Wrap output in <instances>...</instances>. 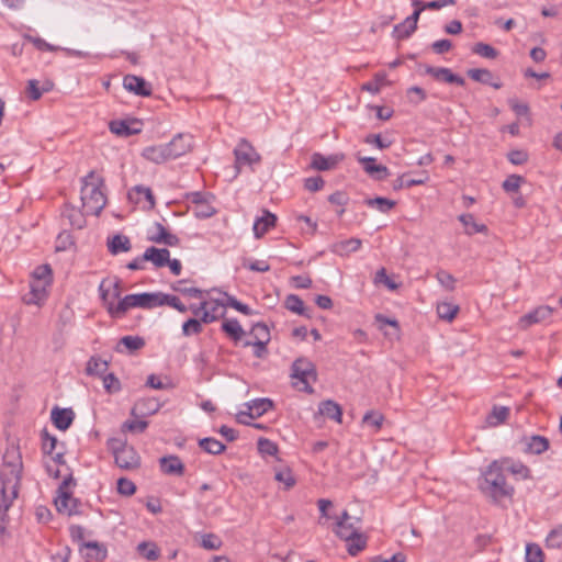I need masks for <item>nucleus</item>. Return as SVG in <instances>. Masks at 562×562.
Returning <instances> with one entry per match:
<instances>
[{
    "label": "nucleus",
    "mask_w": 562,
    "mask_h": 562,
    "mask_svg": "<svg viewBox=\"0 0 562 562\" xmlns=\"http://www.w3.org/2000/svg\"><path fill=\"white\" fill-rule=\"evenodd\" d=\"M472 53L487 59H495L498 56L497 49L483 42L475 43L472 46Z\"/></svg>",
    "instance_id": "49"
},
{
    "label": "nucleus",
    "mask_w": 562,
    "mask_h": 562,
    "mask_svg": "<svg viewBox=\"0 0 562 562\" xmlns=\"http://www.w3.org/2000/svg\"><path fill=\"white\" fill-rule=\"evenodd\" d=\"M274 479L285 485L286 488L294 486L295 479L289 468H282L276 472Z\"/></svg>",
    "instance_id": "63"
},
{
    "label": "nucleus",
    "mask_w": 562,
    "mask_h": 562,
    "mask_svg": "<svg viewBox=\"0 0 562 562\" xmlns=\"http://www.w3.org/2000/svg\"><path fill=\"white\" fill-rule=\"evenodd\" d=\"M206 308L204 310V313H202V322L204 324H211L217 321L220 317L224 316L225 311L223 308L228 307L225 304V301L220 300H211L206 301Z\"/></svg>",
    "instance_id": "20"
},
{
    "label": "nucleus",
    "mask_w": 562,
    "mask_h": 562,
    "mask_svg": "<svg viewBox=\"0 0 562 562\" xmlns=\"http://www.w3.org/2000/svg\"><path fill=\"white\" fill-rule=\"evenodd\" d=\"M459 221L464 226V232L467 235H474L476 233H486L487 227L484 224H479L475 222L474 216L470 213L461 214L459 217Z\"/></svg>",
    "instance_id": "39"
},
{
    "label": "nucleus",
    "mask_w": 562,
    "mask_h": 562,
    "mask_svg": "<svg viewBox=\"0 0 562 562\" xmlns=\"http://www.w3.org/2000/svg\"><path fill=\"white\" fill-rule=\"evenodd\" d=\"M42 438V450L45 454H48L52 457V459L59 464L65 463L64 460V450L57 449L58 448V441L57 438L53 435H50L46 429L42 430L41 434Z\"/></svg>",
    "instance_id": "11"
},
{
    "label": "nucleus",
    "mask_w": 562,
    "mask_h": 562,
    "mask_svg": "<svg viewBox=\"0 0 562 562\" xmlns=\"http://www.w3.org/2000/svg\"><path fill=\"white\" fill-rule=\"evenodd\" d=\"M467 75L472 80L491 86L494 89H501L503 87V83L499 80L494 81L492 71L486 68H472L467 71Z\"/></svg>",
    "instance_id": "25"
},
{
    "label": "nucleus",
    "mask_w": 562,
    "mask_h": 562,
    "mask_svg": "<svg viewBox=\"0 0 562 562\" xmlns=\"http://www.w3.org/2000/svg\"><path fill=\"white\" fill-rule=\"evenodd\" d=\"M108 448L114 456L115 464L122 470H135L140 467V457L134 447L127 446L117 438L108 441Z\"/></svg>",
    "instance_id": "3"
},
{
    "label": "nucleus",
    "mask_w": 562,
    "mask_h": 562,
    "mask_svg": "<svg viewBox=\"0 0 562 562\" xmlns=\"http://www.w3.org/2000/svg\"><path fill=\"white\" fill-rule=\"evenodd\" d=\"M235 166L239 170L243 166H248L252 169L254 165L261 161V156L255 147L245 138H241L234 149Z\"/></svg>",
    "instance_id": "6"
},
{
    "label": "nucleus",
    "mask_w": 562,
    "mask_h": 562,
    "mask_svg": "<svg viewBox=\"0 0 562 562\" xmlns=\"http://www.w3.org/2000/svg\"><path fill=\"white\" fill-rule=\"evenodd\" d=\"M108 250L111 255L116 256L122 252H128L132 249L131 239L123 234H115L108 237Z\"/></svg>",
    "instance_id": "24"
},
{
    "label": "nucleus",
    "mask_w": 562,
    "mask_h": 562,
    "mask_svg": "<svg viewBox=\"0 0 562 562\" xmlns=\"http://www.w3.org/2000/svg\"><path fill=\"white\" fill-rule=\"evenodd\" d=\"M524 181L525 179L521 176L510 175L504 180L502 188L508 193L517 192Z\"/></svg>",
    "instance_id": "57"
},
{
    "label": "nucleus",
    "mask_w": 562,
    "mask_h": 562,
    "mask_svg": "<svg viewBox=\"0 0 562 562\" xmlns=\"http://www.w3.org/2000/svg\"><path fill=\"white\" fill-rule=\"evenodd\" d=\"M138 553L148 561H156L159 558V548L154 542H140L137 546Z\"/></svg>",
    "instance_id": "45"
},
{
    "label": "nucleus",
    "mask_w": 562,
    "mask_h": 562,
    "mask_svg": "<svg viewBox=\"0 0 562 562\" xmlns=\"http://www.w3.org/2000/svg\"><path fill=\"white\" fill-rule=\"evenodd\" d=\"M186 280H179L172 289L183 295H188L190 297H199L201 299L204 294V291L193 286H186Z\"/></svg>",
    "instance_id": "52"
},
{
    "label": "nucleus",
    "mask_w": 562,
    "mask_h": 562,
    "mask_svg": "<svg viewBox=\"0 0 562 562\" xmlns=\"http://www.w3.org/2000/svg\"><path fill=\"white\" fill-rule=\"evenodd\" d=\"M164 296L165 293L162 292H144V308L150 310L156 306H162L164 305Z\"/></svg>",
    "instance_id": "55"
},
{
    "label": "nucleus",
    "mask_w": 562,
    "mask_h": 562,
    "mask_svg": "<svg viewBox=\"0 0 562 562\" xmlns=\"http://www.w3.org/2000/svg\"><path fill=\"white\" fill-rule=\"evenodd\" d=\"M548 548L562 550V526L552 529L547 536Z\"/></svg>",
    "instance_id": "53"
},
{
    "label": "nucleus",
    "mask_w": 562,
    "mask_h": 562,
    "mask_svg": "<svg viewBox=\"0 0 562 562\" xmlns=\"http://www.w3.org/2000/svg\"><path fill=\"white\" fill-rule=\"evenodd\" d=\"M161 407L159 401L155 397H147L138 400L132 411L133 416H150L156 414Z\"/></svg>",
    "instance_id": "17"
},
{
    "label": "nucleus",
    "mask_w": 562,
    "mask_h": 562,
    "mask_svg": "<svg viewBox=\"0 0 562 562\" xmlns=\"http://www.w3.org/2000/svg\"><path fill=\"white\" fill-rule=\"evenodd\" d=\"M145 339L140 336H124L117 342L115 350L117 352H123L122 347H124L130 352H134L136 350L142 349L145 346Z\"/></svg>",
    "instance_id": "35"
},
{
    "label": "nucleus",
    "mask_w": 562,
    "mask_h": 562,
    "mask_svg": "<svg viewBox=\"0 0 562 562\" xmlns=\"http://www.w3.org/2000/svg\"><path fill=\"white\" fill-rule=\"evenodd\" d=\"M123 87L136 95L149 97L151 94L150 85L143 78L135 75H126L123 78Z\"/></svg>",
    "instance_id": "12"
},
{
    "label": "nucleus",
    "mask_w": 562,
    "mask_h": 562,
    "mask_svg": "<svg viewBox=\"0 0 562 562\" xmlns=\"http://www.w3.org/2000/svg\"><path fill=\"white\" fill-rule=\"evenodd\" d=\"M3 465L8 469L9 482H20L22 473V456L18 446L10 445L7 447L3 457Z\"/></svg>",
    "instance_id": "7"
},
{
    "label": "nucleus",
    "mask_w": 562,
    "mask_h": 562,
    "mask_svg": "<svg viewBox=\"0 0 562 562\" xmlns=\"http://www.w3.org/2000/svg\"><path fill=\"white\" fill-rule=\"evenodd\" d=\"M109 362L101 359L99 356H92L89 358L86 367V373L88 375H97L102 378L108 371Z\"/></svg>",
    "instance_id": "34"
},
{
    "label": "nucleus",
    "mask_w": 562,
    "mask_h": 562,
    "mask_svg": "<svg viewBox=\"0 0 562 562\" xmlns=\"http://www.w3.org/2000/svg\"><path fill=\"white\" fill-rule=\"evenodd\" d=\"M104 180L91 170L82 178L81 201L87 215H99L106 204Z\"/></svg>",
    "instance_id": "2"
},
{
    "label": "nucleus",
    "mask_w": 562,
    "mask_h": 562,
    "mask_svg": "<svg viewBox=\"0 0 562 562\" xmlns=\"http://www.w3.org/2000/svg\"><path fill=\"white\" fill-rule=\"evenodd\" d=\"M160 471L167 475L182 476L186 467L181 459L176 454L164 456L159 459Z\"/></svg>",
    "instance_id": "15"
},
{
    "label": "nucleus",
    "mask_w": 562,
    "mask_h": 562,
    "mask_svg": "<svg viewBox=\"0 0 562 562\" xmlns=\"http://www.w3.org/2000/svg\"><path fill=\"white\" fill-rule=\"evenodd\" d=\"M335 532L340 539L345 540L351 536H355V533L358 532V528L353 522L347 521V524L336 525Z\"/></svg>",
    "instance_id": "64"
},
{
    "label": "nucleus",
    "mask_w": 562,
    "mask_h": 562,
    "mask_svg": "<svg viewBox=\"0 0 562 562\" xmlns=\"http://www.w3.org/2000/svg\"><path fill=\"white\" fill-rule=\"evenodd\" d=\"M224 295H225V304L228 307H232L246 316H251V315L257 314V312H255L252 308H250L247 304H244L240 301H238L235 296L229 295L228 293H224Z\"/></svg>",
    "instance_id": "47"
},
{
    "label": "nucleus",
    "mask_w": 562,
    "mask_h": 562,
    "mask_svg": "<svg viewBox=\"0 0 562 562\" xmlns=\"http://www.w3.org/2000/svg\"><path fill=\"white\" fill-rule=\"evenodd\" d=\"M170 251L167 248L148 247L142 255L143 260L150 261L156 268H162L169 262Z\"/></svg>",
    "instance_id": "21"
},
{
    "label": "nucleus",
    "mask_w": 562,
    "mask_h": 562,
    "mask_svg": "<svg viewBox=\"0 0 562 562\" xmlns=\"http://www.w3.org/2000/svg\"><path fill=\"white\" fill-rule=\"evenodd\" d=\"M481 492L493 501L498 502L512 497L515 493L513 485L508 484L505 476L504 462L494 460L481 472L479 479Z\"/></svg>",
    "instance_id": "1"
},
{
    "label": "nucleus",
    "mask_w": 562,
    "mask_h": 562,
    "mask_svg": "<svg viewBox=\"0 0 562 562\" xmlns=\"http://www.w3.org/2000/svg\"><path fill=\"white\" fill-rule=\"evenodd\" d=\"M427 179H428L427 176H424V177H420V178L408 179L407 175L404 173V175H401L400 177H397L394 180L392 187H393V190L398 191V190H402V189H405V188H412V187H415V186H422V184H424L427 181Z\"/></svg>",
    "instance_id": "42"
},
{
    "label": "nucleus",
    "mask_w": 562,
    "mask_h": 562,
    "mask_svg": "<svg viewBox=\"0 0 562 562\" xmlns=\"http://www.w3.org/2000/svg\"><path fill=\"white\" fill-rule=\"evenodd\" d=\"M426 74L432 76L436 80L452 83L457 86H464L465 80L451 71V69L446 67H426Z\"/></svg>",
    "instance_id": "14"
},
{
    "label": "nucleus",
    "mask_w": 562,
    "mask_h": 562,
    "mask_svg": "<svg viewBox=\"0 0 562 562\" xmlns=\"http://www.w3.org/2000/svg\"><path fill=\"white\" fill-rule=\"evenodd\" d=\"M361 245H362L361 239L349 238V239L341 240V241L334 244L331 250L334 254L345 257V256H349L351 252L358 251L360 249Z\"/></svg>",
    "instance_id": "32"
},
{
    "label": "nucleus",
    "mask_w": 562,
    "mask_h": 562,
    "mask_svg": "<svg viewBox=\"0 0 562 562\" xmlns=\"http://www.w3.org/2000/svg\"><path fill=\"white\" fill-rule=\"evenodd\" d=\"M290 376L292 380H296L302 384V387H300L301 391L308 394L314 392L311 382L317 380V372L315 364L307 358L300 357L293 361Z\"/></svg>",
    "instance_id": "4"
},
{
    "label": "nucleus",
    "mask_w": 562,
    "mask_h": 562,
    "mask_svg": "<svg viewBox=\"0 0 562 562\" xmlns=\"http://www.w3.org/2000/svg\"><path fill=\"white\" fill-rule=\"evenodd\" d=\"M345 541L348 553L355 557L366 549L368 538L363 533H360L358 531L357 533H355V536L345 539Z\"/></svg>",
    "instance_id": "38"
},
{
    "label": "nucleus",
    "mask_w": 562,
    "mask_h": 562,
    "mask_svg": "<svg viewBox=\"0 0 562 562\" xmlns=\"http://www.w3.org/2000/svg\"><path fill=\"white\" fill-rule=\"evenodd\" d=\"M86 550L85 555L89 560L103 561L108 555L106 548L98 541L82 542L80 551Z\"/></svg>",
    "instance_id": "28"
},
{
    "label": "nucleus",
    "mask_w": 562,
    "mask_h": 562,
    "mask_svg": "<svg viewBox=\"0 0 562 562\" xmlns=\"http://www.w3.org/2000/svg\"><path fill=\"white\" fill-rule=\"evenodd\" d=\"M200 544L206 550H218L223 546V541L215 533H205L201 537Z\"/></svg>",
    "instance_id": "54"
},
{
    "label": "nucleus",
    "mask_w": 562,
    "mask_h": 562,
    "mask_svg": "<svg viewBox=\"0 0 562 562\" xmlns=\"http://www.w3.org/2000/svg\"><path fill=\"white\" fill-rule=\"evenodd\" d=\"M504 462V470L521 480H528L531 477L530 469L521 461H515L508 458L499 460Z\"/></svg>",
    "instance_id": "29"
},
{
    "label": "nucleus",
    "mask_w": 562,
    "mask_h": 562,
    "mask_svg": "<svg viewBox=\"0 0 562 562\" xmlns=\"http://www.w3.org/2000/svg\"><path fill=\"white\" fill-rule=\"evenodd\" d=\"M358 161L362 166L363 170L371 175L375 180H384L390 175L387 167L378 165L376 159L373 157H359Z\"/></svg>",
    "instance_id": "16"
},
{
    "label": "nucleus",
    "mask_w": 562,
    "mask_h": 562,
    "mask_svg": "<svg viewBox=\"0 0 562 562\" xmlns=\"http://www.w3.org/2000/svg\"><path fill=\"white\" fill-rule=\"evenodd\" d=\"M9 476L7 472L3 473L0 470V501L4 503V510L9 509L12 499L18 495L16 487L19 483H15V481L9 482Z\"/></svg>",
    "instance_id": "13"
},
{
    "label": "nucleus",
    "mask_w": 562,
    "mask_h": 562,
    "mask_svg": "<svg viewBox=\"0 0 562 562\" xmlns=\"http://www.w3.org/2000/svg\"><path fill=\"white\" fill-rule=\"evenodd\" d=\"M459 306L449 303V302H442L437 305V314L439 318L451 322L458 314Z\"/></svg>",
    "instance_id": "46"
},
{
    "label": "nucleus",
    "mask_w": 562,
    "mask_h": 562,
    "mask_svg": "<svg viewBox=\"0 0 562 562\" xmlns=\"http://www.w3.org/2000/svg\"><path fill=\"white\" fill-rule=\"evenodd\" d=\"M128 198L135 203H139L142 199H145L149 203V207L155 206V196L153 194V191L148 187L135 186L128 192Z\"/></svg>",
    "instance_id": "36"
},
{
    "label": "nucleus",
    "mask_w": 562,
    "mask_h": 562,
    "mask_svg": "<svg viewBox=\"0 0 562 562\" xmlns=\"http://www.w3.org/2000/svg\"><path fill=\"white\" fill-rule=\"evenodd\" d=\"M284 306H285V308H288L289 311H291L297 315L307 316V317L310 316L307 314V308H305V306H304L303 300L296 294H289L285 297Z\"/></svg>",
    "instance_id": "41"
},
{
    "label": "nucleus",
    "mask_w": 562,
    "mask_h": 562,
    "mask_svg": "<svg viewBox=\"0 0 562 562\" xmlns=\"http://www.w3.org/2000/svg\"><path fill=\"white\" fill-rule=\"evenodd\" d=\"M214 199H206L202 203L192 207V212L196 218L205 220L216 214V209L213 206Z\"/></svg>",
    "instance_id": "43"
},
{
    "label": "nucleus",
    "mask_w": 562,
    "mask_h": 562,
    "mask_svg": "<svg viewBox=\"0 0 562 562\" xmlns=\"http://www.w3.org/2000/svg\"><path fill=\"white\" fill-rule=\"evenodd\" d=\"M166 146L171 159L179 158L192 149V136L190 134L179 133L166 144Z\"/></svg>",
    "instance_id": "9"
},
{
    "label": "nucleus",
    "mask_w": 562,
    "mask_h": 562,
    "mask_svg": "<svg viewBox=\"0 0 562 562\" xmlns=\"http://www.w3.org/2000/svg\"><path fill=\"white\" fill-rule=\"evenodd\" d=\"M526 562H543L542 549L536 543L526 546Z\"/></svg>",
    "instance_id": "58"
},
{
    "label": "nucleus",
    "mask_w": 562,
    "mask_h": 562,
    "mask_svg": "<svg viewBox=\"0 0 562 562\" xmlns=\"http://www.w3.org/2000/svg\"><path fill=\"white\" fill-rule=\"evenodd\" d=\"M148 427L147 420H125L122 424V431H131V432H144Z\"/></svg>",
    "instance_id": "62"
},
{
    "label": "nucleus",
    "mask_w": 562,
    "mask_h": 562,
    "mask_svg": "<svg viewBox=\"0 0 562 562\" xmlns=\"http://www.w3.org/2000/svg\"><path fill=\"white\" fill-rule=\"evenodd\" d=\"M71 482V476L63 481V483L58 487V496L55 499V506L57 510L69 516L79 514V508L81 506L80 501L78 498H75L71 495V493L67 491V487Z\"/></svg>",
    "instance_id": "5"
},
{
    "label": "nucleus",
    "mask_w": 562,
    "mask_h": 562,
    "mask_svg": "<svg viewBox=\"0 0 562 562\" xmlns=\"http://www.w3.org/2000/svg\"><path fill=\"white\" fill-rule=\"evenodd\" d=\"M143 157L155 164H162L171 159L166 144L146 147Z\"/></svg>",
    "instance_id": "31"
},
{
    "label": "nucleus",
    "mask_w": 562,
    "mask_h": 562,
    "mask_svg": "<svg viewBox=\"0 0 562 562\" xmlns=\"http://www.w3.org/2000/svg\"><path fill=\"white\" fill-rule=\"evenodd\" d=\"M103 387L109 394L121 391V382L114 373H105L102 378Z\"/></svg>",
    "instance_id": "56"
},
{
    "label": "nucleus",
    "mask_w": 562,
    "mask_h": 562,
    "mask_svg": "<svg viewBox=\"0 0 562 562\" xmlns=\"http://www.w3.org/2000/svg\"><path fill=\"white\" fill-rule=\"evenodd\" d=\"M369 207H375L381 213H389L395 205L396 202L383 196L369 198L364 201Z\"/></svg>",
    "instance_id": "44"
},
{
    "label": "nucleus",
    "mask_w": 562,
    "mask_h": 562,
    "mask_svg": "<svg viewBox=\"0 0 562 562\" xmlns=\"http://www.w3.org/2000/svg\"><path fill=\"white\" fill-rule=\"evenodd\" d=\"M32 280L52 283V268L49 265H42L35 268Z\"/></svg>",
    "instance_id": "59"
},
{
    "label": "nucleus",
    "mask_w": 562,
    "mask_h": 562,
    "mask_svg": "<svg viewBox=\"0 0 562 562\" xmlns=\"http://www.w3.org/2000/svg\"><path fill=\"white\" fill-rule=\"evenodd\" d=\"M251 334L255 336L256 341L269 342L270 331L265 323H257L251 328Z\"/></svg>",
    "instance_id": "60"
},
{
    "label": "nucleus",
    "mask_w": 562,
    "mask_h": 562,
    "mask_svg": "<svg viewBox=\"0 0 562 562\" xmlns=\"http://www.w3.org/2000/svg\"><path fill=\"white\" fill-rule=\"evenodd\" d=\"M246 408L251 413L254 418H258L273 407L270 398H256L245 404Z\"/></svg>",
    "instance_id": "33"
},
{
    "label": "nucleus",
    "mask_w": 562,
    "mask_h": 562,
    "mask_svg": "<svg viewBox=\"0 0 562 562\" xmlns=\"http://www.w3.org/2000/svg\"><path fill=\"white\" fill-rule=\"evenodd\" d=\"M199 447L206 453L213 456L221 454L226 448L224 443L212 437L200 439Z\"/></svg>",
    "instance_id": "40"
},
{
    "label": "nucleus",
    "mask_w": 562,
    "mask_h": 562,
    "mask_svg": "<svg viewBox=\"0 0 562 562\" xmlns=\"http://www.w3.org/2000/svg\"><path fill=\"white\" fill-rule=\"evenodd\" d=\"M342 159L344 155L336 154L325 157L319 153H314L312 155L311 168L318 171H327L335 168Z\"/></svg>",
    "instance_id": "18"
},
{
    "label": "nucleus",
    "mask_w": 562,
    "mask_h": 562,
    "mask_svg": "<svg viewBox=\"0 0 562 562\" xmlns=\"http://www.w3.org/2000/svg\"><path fill=\"white\" fill-rule=\"evenodd\" d=\"M522 441L525 443L524 451L529 454H541L550 447L549 439L540 435L526 436Z\"/></svg>",
    "instance_id": "19"
},
{
    "label": "nucleus",
    "mask_w": 562,
    "mask_h": 562,
    "mask_svg": "<svg viewBox=\"0 0 562 562\" xmlns=\"http://www.w3.org/2000/svg\"><path fill=\"white\" fill-rule=\"evenodd\" d=\"M144 293L128 294L116 304H110L109 314L114 318H122L130 308H144Z\"/></svg>",
    "instance_id": "8"
},
{
    "label": "nucleus",
    "mask_w": 562,
    "mask_h": 562,
    "mask_svg": "<svg viewBox=\"0 0 562 562\" xmlns=\"http://www.w3.org/2000/svg\"><path fill=\"white\" fill-rule=\"evenodd\" d=\"M318 413L339 424L342 422V408L335 401L326 400L321 402L318 405Z\"/></svg>",
    "instance_id": "27"
},
{
    "label": "nucleus",
    "mask_w": 562,
    "mask_h": 562,
    "mask_svg": "<svg viewBox=\"0 0 562 562\" xmlns=\"http://www.w3.org/2000/svg\"><path fill=\"white\" fill-rule=\"evenodd\" d=\"M509 415V409L505 406H494L487 416V423L492 426H497L504 423Z\"/></svg>",
    "instance_id": "48"
},
{
    "label": "nucleus",
    "mask_w": 562,
    "mask_h": 562,
    "mask_svg": "<svg viewBox=\"0 0 562 562\" xmlns=\"http://www.w3.org/2000/svg\"><path fill=\"white\" fill-rule=\"evenodd\" d=\"M222 330L235 342L239 341L245 335V330L236 318L224 321Z\"/></svg>",
    "instance_id": "37"
},
{
    "label": "nucleus",
    "mask_w": 562,
    "mask_h": 562,
    "mask_svg": "<svg viewBox=\"0 0 562 562\" xmlns=\"http://www.w3.org/2000/svg\"><path fill=\"white\" fill-rule=\"evenodd\" d=\"M202 324H204L202 322V317H200V319H198L195 317L189 318L188 321H186L182 324V335L186 336V337H189L191 335H199V334H201L202 330H203Z\"/></svg>",
    "instance_id": "50"
},
{
    "label": "nucleus",
    "mask_w": 562,
    "mask_h": 562,
    "mask_svg": "<svg viewBox=\"0 0 562 562\" xmlns=\"http://www.w3.org/2000/svg\"><path fill=\"white\" fill-rule=\"evenodd\" d=\"M276 222L277 216L269 211H265L263 215L258 217L254 223L252 231L255 237H262L270 228L274 227Z\"/></svg>",
    "instance_id": "26"
},
{
    "label": "nucleus",
    "mask_w": 562,
    "mask_h": 562,
    "mask_svg": "<svg viewBox=\"0 0 562 562\" xmlns=\"http://www.w3.org/2000/svg\"><path fill=\"white\" fill-rule=\"evenodd\" d=\"M552 315V308L549 306H539L535 308L533 311L525 314L522 317H520V325L526 328L533 324H538L540 322H543L551 317Z\"/></svg>",
    "instance_id": "23"
},
{
    "label": "nucleus",
    "mask_w": 562,
    "mask_h": 562,
    "mask_svg": "<svg viewBox=\"0 0 562 562\" xmlns=\"http://www.w3.org/2000/svg\"><path fill=\"white\" fill-rule=\"evenodd\" d=\"M142 122L138 120H114L109 123L111 133L117 136H132L142 132Z\"/></svg>",
    "instance_id": "10"
},
{
    "label": "nucleus",
    "mask_w": 562,
    "mask_h": 562,
    "mask_svg": "<svg viewBox=\"0 0 562 562\" xmlns=\"http://www.w3.org/2000/svg\"><path fill=\"white\" fill-rule=\"evenodd\" d=\"M75 413L71 408L54 407L52 409V422L59 430H67L72 424Z\"/></svg>",
    "instance_id": "22"
},
{
    "label": "nucleus",
    "mask_w": 562,
    "mask_h": 562,
    "mask_svg": "<svg viewBox=\"0 0 562 562\" xmlns=\"http://www.w3.org/2000/svg\"><path fill=\"white\" fill-rule=\"evenodd\" d=\"M383 422V414L376 411H368L362 418V423L373 427L375 431H379L381 429Z\"/></svg>",
    "instance_id": "51"
},
{
    "label": "nucleus",
    "mask_w": 562,
    "mask_h": 562,
    "mask_svg": "<svg viewBox=\"0 0 562 562\" xmlns=\"http://www.w3.org/2000/svg\"><path fill=\"white\" fill-rule=\"evenodd\" d=\"M50 283L43 281L31 280L30 282V297L26 300L27 304L40 305L47 296V288Z\"/></svg>",
    "instance_id": "30"
},
{
    "label": "nucleus",
    "mask_w": 562,
    "mask_h": 562,
    "mask_svg": "<svg viewBox=\"0 0 562 562\" xmlns=\"http://www.w3.org/2000/svg\"><path fill=\"white\" fill-rule=\"evenodd\" d=\"M258 451L262 456H276L278 453V446L273 441L267 438H259L258 442Z\"/></svg>",
    "instance_id": "61"
}]
</instances>
